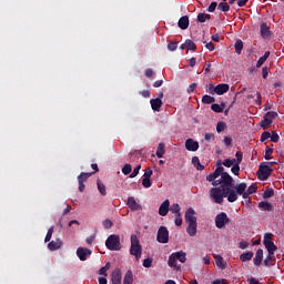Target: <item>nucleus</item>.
Wrapping results in <instances>:
<instances>
[{
  "instance_id": "40",
  "label": "nucleus",
  "mask_w": 284,
  "mask_h": 284,
  "mask_svg": "<svg viewBox=\"0 0 284 284\" xmlns=\"http://www.w3.org/2000/svg\"><path fill=\"white\" fill-rule=\"evenodd\" d=\"M52 234H54V226H51L48 230L47 235L44 237V243H50V241L52 240Z\"/></svg>"
},
{
  "instance_id": "4",
  "label": "nucleus",
  "mask_w": 284,
  "mask_h": 284,
  "mask_svg": "<svg viewBox=\"0 0 284 284\" xmlns=\"http://www.w3.org/2000/svg\"><path fill=\"white\" fill-rule=\"evenodd\" d=\"M272 162H262L257 170V179L258 181H267L272 175Z\"/></svg>"
},
{
  "instance_id": "60",
  "label": "nucleus",
  "mask_w": 284,
  "mask_h": 284,
  "mask_svg": "<svg viewBox=\"0 0 284 284\" xmlns=\"http://www.w3.org/2000/svg\"><path fill=\"white\" fill-rule=\"evenodd\" d=\"M271 141L272 143H278V141H281V136L277 135V133H272L271 135Z\"/></svg>"
},
{
  "instance_id": "1",
  "label": "nucleus",
  "mask_w": 284,
  "mask_h": 284,
  "mask_svg": "<svg viewBox=\"0 0 284 284\" xmlns=\"http://www.w3.org/2000/svg\"><path fill=\"white\" fill-rule=\"evenodd\" d=\"M206 181L213 185L209 194L217 205H222L223 199H227L229 203L239 201L236 191H234V178L225 172V168H216L213 173L206 176Z\"/></svg>"
},
{
  "instance_id": "20",
  "label": "nucleus",
  "mask_w": 284,
  "mask_h": 284,
  "mask_svg": "<svg viewBox=\"0 0 284 284\" xmlns=\"http://www.w3.org/2000/svg\"><path fill=\"white\" fill-rule=\"evenodd\" d=\"M63 246V242L61 240L51 241L48 244V247L51 252H57V250H61Z\"/></svg>"
},
{
  "instance_id": "49",
  "label": "nucleus",
  "mask_w": 284,
  "mask_h": 284,
  "mask_svg": "<svg viewBox=\"0 0 284 284\" xmlns=\"http://www.w3.org/2000/svg\"><path fill=\"white\" fill-rule=\"evenodd\" d=\"M271 136H272V133H270L268 131H265V132H263V133L261 134L260 141H261L262 143H264V141H267V139H271Z\"/></svg>"
},
{
  "instance_id": "35",
  "label": "nucleus",
  "mask_w": 284,
  "mask_h": 284,
  "mask_svg": "<svg viewBox=\"0 0 284 284\" xmlns=\"http://www.w3.org/2000/svg\"><path fill=\"white\" fill-rule=\"evenodd\" d=\"M261 128L263 130H266V128H270L272 125V120L267 119L265 115L263 116V120L260 122Z\"/></svg>"
},
{
  "instance_id": "48",
  "label": "nucleus",
  "mask_w": 284,
  "mask_h": 284,
  "mask_svg": "<svg viewBox=\"0 0 284 284\" xmlns=\"http://www.w3.org/2000/svg\"><path fill=\"white\" fill-rule=\"evenodd\" d=\"M211 110L213 112H216L217 114H221V112H223V106H221L220 104H212Z\"/></svg>"
},
{
  "instance_id": "52",
  "label": "nucleus",
  "mask_w": 284,
  "mask_h": 284,
  "mask_svg": "<svg viewBox=\"0 0 284 284\" xmlns=\"http://www.w3.org/2000/svg\"><path fill=\"white\" fill-rule=\"evenodd\" d=\"M231 172H233L235 176H239V172H241V164L233 165Z\"/></svg>"
},
{
  "instance_id": "34",
  "label": "nucleus",
  "mask_w": 284,
  "mask_h": 284,
  "mask_svg": "<svg viewBox=\"0 0 284 284\" xmlns=\"http://www.w3.org/2000/svg\"><path fill=\"white\" fill-rule=\"evenodd\" d=\"M217 10L221 12H230V4L227 2L223 1L217 4Z\"/></svg>"
},
{
  "instance_id": "53",
  "label": "nucleus",
  "mask_w": 284,
  "mask_h": 284,
  "mask_svg": "<svg viewBox=\"0 0 284 284\" xmlns=\"http://www.w3.org/2000/svg\"><path fill=\"white\" fill-rule=\"evenodd\" d=\"M102 225H103L104 230H110V229H112L113 223L106 219L102 222Z\"/></svg>"
},
{
  "instance_id": "3",
  "label": "nucleus",
  "mask_w": 284,
  "mask_h": 284,
  "mask_svg": "<svg viewBox=\"0 0 284 284\" xmlns=\"http://www.w3.org/2000/svg\"><path fill=\"white\" fill-rule=\"evenodd\" d=\"M187 254L183 251L174 252L169 256L168 265L169 267H174V270H181V266L176 264V261L180 263H185L187 261Z\"/></svg>"
},
{
  "instance_id": "55",
  "label": "nucleus",
  "mask_w": 284,
  "mask_h": 284,
  "mask_svg": "<svg viewBox=\"0 0 284 284\" xmlns=\"http://www.w3.org/2000/svg\"><path fill=\"white\" fill-rule=\"evenodd\" d=\"M152 174H154V171H152V168H146L143 176L146 178V179H151Z\"/></svg>"
},
{
  "instance_id": "28",
  "label": "nucleus",
  "mask_w": 284,
  "mask_h": 284,
  "mask_svg": "<svg viewBox=\"0 0 284 284\" xmlns=\"http://www.w3.org/2000/svg\"><path fill=\"white\" fill-rule=\"evenodd\" d=\"M92 174H94V172H92V173H85V172L80 173V175L78 176V183H85L90 179V176H92Z\"/></svg>"
},
{
  "instance_id": "6",
  "label": "nucleus",
  "mask_w": 284,
  "mask_h": 284,
  "mask_svg": "<svg viewBox=\"0 0 284 284\" xmlns=\"http://www.w3.org/2000/svg\"><path fill=\"white\" fill-rule=\"evenodd\" d=\"M233 190L236 194V196H242V199H250V193L245 190H247V183L242 182L240 184H234L233 182Z\"/></svg>"
},
{
  "instance_id": "26",
  "label": "nucleus",
  "mask_w": 284,
  "mask_h": 284,
  "mask_svg": "<svg viewBox=\"0 0 284 284\" xmlns=\"http://www.w3.org/2000/svg\"><path fill=\"white\" fill-rule=\"evenodd\" d=\"M235 156H236V159H231L232 165H233V166H234V165H241V163H243V152L237 151V152L235 153Z\"/></svg>"
},
{
  "instance_id": "41",
  "label": "nucleus",
  "mask_w": 284,
  "mask_h": 284,
  "mask_svg": "<svg viewBox=\"0 0 284 284\" xmlns=\"http://www.w3.org/2000/svg\"><path fill=\"white\" fill-rule=\"evenodd\" d=\"M264 116L268 119V121H274V119L278 116V113H276V111H268L264 114Z\"/></svg>"
},
{
  "instance_id": "42",
  "label": "nucleus",
  "mask_w": 284,
  "mask_h": 284,
  "mask_svg": "<svg viewBox=\"0 0 284 284\" xmlns=\"http://www.w3.org/2000/svg\"><path fill=\"white\" fill-rule=\"evenodd\" d=\"M170 212H172V214H181V206L179 205V203H174L171 205L170 207Z\"/></svg>"
},
{
  "instance_id": "10",
  "label": "nucleus",
  "mask_w": 284,
  "mask_h": 284,
  "mask_svg": "<svg viewBox=\"0 0 284 284\" xmlns=\"http://www.w3.org/2000/svg\"><path fill=\"white\" fill-rule=\"evenodd\" d=\"M184 220L187 225L196 223V211H194L192 207H189L184 214Z\"/></svg>"
},
{
  "instance_id": "14",
  "label": "nucleus",
  "mask_w": 284,
  "mask_h": 284,
  "mask_svg": "<svg viewBox=\"0 0 284 284\" xmlns=\"http://www.w3.org/2000/svg\"><path fill=\"white\" fill-rule=\"evenodd\" d=\"M260 32H261L262 39H270V37H272L270 27H267V23H265V22L261 24Z\"/></svg>"
},
{
  "instance_id": "8",
  "label": "nucleus",
  "mask_w": 284,
  "mask_h": 284,
  "mask_svg": "<svg viewBox=\"0 0 284 284\" xmlns=\"http://www.w3.org/2000/svg\"><path fill=\"white\" fill-rule=\"evenodd\" d=\"M156 241L158 243H162V244L170 243V231H168V227L165 226L159 227Z\"/></svg>"
},
{
  "instance_id": "44",
  "label": "nucleus",
  "mask_w": 284,
  "mask_h": 284,
  "mask_svg": "<svg viewBox=\"0 0 284 284\" xmlns=\"http://www.w3.org/2000/svg\"><path fill=\"white\" fill-rule=\"evenodd\" d=\"M274 152V149L270 148V146H266L265 149V155H264V159L266 161H272V153Z\"/></svg>"
},
{
  "instance_id": "56",
  "label": "nucleus",
  "mask_w": 284,
  "mask_h": 284,
  "mask_svg": "<svg viewBox=\"0 0 284 284\" xmlns=\"http://www.w3.org/2000/svg\"><path fill=\"white\" fill-rule=\"evenodd\" d=\"M204 139L207 141V143H212V141L215 139L214 133H206Z\"/></svg>"
},
{
  "instance_id": "36",
  "label": "nucleus",
  "mask_w": 284,
  "mask_h": 284,
  "mask_svg": "<svg viewBox=\"0 0 284 284\" xmlns=\"http://www.w3.org/2000/svg\"><path fill=\"white\" fill-rule=\"evenodd\" d=\"M185 48H187L189 50H191L192 52H194L196 50V43H194V41L187 39L184 42Z\"/></svg>"
},
{
  "instance_id": "37",
  "label": "nucleus",
  "mask_w": 284,
  "mask_h": 284,
  "mask_svg": "<svg viewBox=\"0 0 284 284\" xmlns=\"http://www.w3.org/2000/svg\"><path fill=\"white\" fill-rule=\"evenodd\" d=\"M97 185L100 194H102V196H105V194H108V191H105V184H103L101 180H98Z\"/></svg>"
},
{
  "instance_id": "18",
  "label": "nucleus",
  "mask_w": 284,
  "mask_h": 284,
  "mask_svg": "<svg viewBox=\"0 0 284 284\" xmlns=\"http://www.w3.org/2000/svg\"><path fill=\"white\" fill-rule=\"evenodd\" d=\"M150 104L153 112H161V105H163V101L161 99H151Z\"/></svg>"
},
{
  "instance_id": "12",
  "label": "nucleus",
  "mask_w": 284,
  "mask_h": 284,
  "mask_svg": "<svg viewBox=\"0 0 284 284\" xmlns=\"http://www.w3.org/2000/svg\"><path fill=\"white\" fill-rule=\"evenodd\" d=\"M185 149L189 152H196V150H199V142L194 141L193 139H187L185 141Z\"/></svg>"
},
{
  "instance_id": "29",
  "label": "nucleus",
  "mask_w": 284,
  "mask_h": 284,
  "mask_svg": "<svg viewBox=\"0 0 284 284\" xmlns=\"http://www.w3.org/2000/svg\"><path fill=\"white\" fill-rule=\"evenodd\" d=\"M215 264L217 267H221V270H225V260H223V256L221 255H214Z\"/></svg>"
},
{
  "instance_id": "23",
  "label": "nucleus",
  "mask_w": 284,
  "mask_h": 284,
  "mask_svg": "<svg viewBox=\"0 0 284 284\" xmlns=\"http://www.w3.org/2000/svg\"><path fill=\"white\" fill-rule=\"evenodd\" d=\"M276 264V257H274V253H268L264 260L265 267H272Z\"/></svg>"
},
{
  "instance_id": "32",
  "label": "nucleus",
  "mask_w": 284,
  "mask_h": 284,
  "mask_svg": "<svg viewBox=\"0 0 284 284\" xmlns=\"http://www.w3.org/2000/svg\"><path fill=\"white\" fill-rule=\"evenodd\" d=\"M165 154V144L160 143L156 150V156L158 159H163V155Z\"/></svg>"
},
{
  "instance_id": "19",
  "label": "nucleus",
  "mask_w": 284,
  "mask_h": 284,
  "mask_svg": "<svg viewBox=\"0 0 284 284\" xmlns=\"http://www.w3.org/2000/svg\"><path fill=\"white\" fill-rule=\"evenodd\" d=\"M253 263L255 267L261 266V263H263V248H258L255 253V256L253 258Z\"/></svg>"
},
{
  "instance_id": "31",
  "label": "nucleus",
  "mask_w": 284,
  "mask_h": 284,
  "mask_svg": "<svg viewBox=\"0 0 284 284\" xmlns=\"http://www.w3.org/2000/svg\"><path fill=\"white\" fill-rule=\"evenodd\" d=\"M210 19H212V16H210L209 13H199L197 14L199 23H205V21H210Z\"/></svg>"
},
{
  "instance_id": "5",
  "label": "nucleus",
  "mask_w": 284,
  "mask_h": 284,
  "mask_svg": "<svg viewBox=\"0 0 284 284\" xmlns=\"http://www.w3.org/2000/svg\"><path fill=\"white\" fill-rule=\"evenodd\" d=\"M105 246L111 251V252H120L121 250V236L116 234H111L106 241H105Z\"/></svg>"
},
{
  "instance_id": "57",
  "label": "nucleus",
  "mask_w": 284,
  "mask_h": 284,
  "mask_svg": "<svg viewBox=\"0 0 284 284\" xmlns=\"http://www.w3.org/2000/svg\"><path fill=\"white\" fill-rule=\"evenodd\" d=\"M216 87H214V84H209L206 92H209V94H216Z\"/></svg>"
},
{
  "instance_id": "16",
  "label": "nucleus",
  "mask_w": 284,
  "mask_h": 284,
  "mask_svg": "<svg viewBox=\"0 0 284 284\" xmlns=\"http://www.w3.org/2000/svg\"><path fill=\"white\" fill-rule=\"evenodd\" d=\"M226 92H230V84L221 83L215 87V94H219V97L225 94Z\"/></svg>"
},
{
  "instance_id": "51",
  "label": "nucleus",
  "mask_w": 284,
  "mask_h": 284,
  "mask_svg": "<svg viewBox=\"0 0 284 284\" xmlns=\"http://www.w3.org/2000/svg\"><path fill=\"white\" fill-rule=\"evenodd\" d=\"M176 48H179V42H170L168 44V50H170V52L176 51Z\"/></svg>"
},
{
  "instance_id": "45",
  "label": "nucleus",
  "mask_w": 284,
  "mask_h": 284,
  "mask_svg": "<svg viewBox=\"0 0 284 284\" xmlns=\"http://www.w3.org/2000/svg\"><path fill=\"white\" fill-rule=\"evenodd\" d=\"M174 224L178 227H181V225H183V216L181 215V213L175 214Z\"/></svg>"
},
{
  "instance_id": "39",
  "label": "nucleus",
  "mask_w": 284,
  "mask_h": 284,
  "mask_svg": "<svg viewBox=\"0 0 284 284\" xmlns=\"http://www.w3.org/2000/svg\"><path fill=\"white\" fill-rule=\"evenodd\" d=\"M234 48L236 54H241V52H243V40H236Z\"/></svg>"
},
{
  "instance_id": "7",
  "label": "nucleus",
  "mask_w": 284,
  "mask_h": 284,
  "mask_svg": "<svg viewBox=\"0 0 284 284\" xmlns=\"http://www.w3.org/2000/svg\"><path fill=\"white\" fill-rule=\"evenodd\" d=\"M264 246L267 250L268 254H274L278 247L272 241V233H265L263 240Z\"/></svg>"
},
{
  "instance_id": "59",
  "label": "nucleus",
  "mask_w": 284,
  "mask_h": 284,
  "mask_svg": "<svg viewBox=\"0 0 284 284\" xmlns=\"http://www.w3.org/2000/svg\"><path fill=\"white\" fill-rule=\"evenodd\" d=\"M216 8H219V3L212 2L207 8V12H214Z\"/></svg>"
},
{
  "instance_id": "33",
  "label": "nucleus",
  "mask_w": 284,
  "mask_h": 284,
  "mask_svg": "<svg viewBox=\"0 0 284 284\" xmlns=\"http://www.w3.org/2000/svg\"><path fill=\"white\" fill-rule=\"evenodd\" d=\"M216 101V99H214V97H211L209 94H205L202 97V103L210 105L212 103H214Z\"/></svg>"
},
{
  "instance_id": "46",
  "label": "nucleus",
  "mask_w": 284,
  "mask_h": 284,
  "mask_svg": "<svg viewBox=\"0 0 284 284\" xmlns=\"http://www.w3.org/2000/svg\"><path fill=\"white\" fill-rule=\"evenodd\" d=\"M142 185H143V187H145V189L152 187V181L150 180V178L143 176V179H142Z\"/></svg>"
},
{
  "instance_id": "13",
  "label": "nucleus",
  "mask_w": 284,
  "mask_h": 284,
  "mask_svg": "<svg viewBox=\"0 0 284 284\" xmlns=\"http://www.w3.org/2000/svg\"><path fill=\"white\" fill-rule=\"evenodd\" d=\"M121 268H115L112 273H111V283L112 284H121Z\"/></svg>"
},
{
  "instance_id": "58",
  "label": "nucleus",
  "mask_w": 284,
  "mask_h": 284,
  "mask_svg": "<svg viewBox=\"0 0 284 284\" xmlns=\"http://www.w3.org/2000/svg\"><path fill=\"white\" fill-rule=\"evenodd\" d=\"M256 190H257L256 184H251L247 187L246 192H248V194H255Z\"/></svg>"
},
{
  "instance_id": "61",
  "label": "nucleus",
  "mask_w": 284,
  "mask_h": 284,
  "mask_svg": "<svg viewBox=\"0 0 284 284\" xmlns=\"http://www.w3.org/2000/svg\"><path fill=\"white\" fill-rule=\"evenodd\" d=\"M206 50H210V52H214L215 45L213 42H204Z\"/></svg>"
},
{
  "instance_id": "22",
  "label": "nucleus",
  "mask_w": 284,
  "mask_h": 284,
  "mask_svg": "<svg viewBox=\"0 0 284 284\" xmlns=\"http://www.w3.org/2000/svg\"><path fill=\"white\" fill-rule=\"evenodd\" d=\"M258 207L263 210V212H274V205L267 201L260 202Z\"/></svg>"
},
{
  "instance_id": "11",
  "label": "nucleus",
  "mask_w": 284,
  "mask_h": 284,
  "mask_svg": "<svg viewBox=\"0 0 284 284\" xmlns=\"http://www.w3.org/2000/svg\"><path fill=\"white\" fill-rule=\"evenodd\" d=\"M90 254H92V251H90V248L79 247L77 250V256L78 258H80V261H88Z\"/></svg>"
},
{
  "instance_id": "63",
  "label": "nucleus",
  "mask_w": 284,
  "mask_h": 284,
  "mask_svg": "<svg viewBox=\"0 0 284 284\" xmlns=\"http://www.w3.org/2000/svg\"><path fill=\"white\" fill-rule=\"evenodd\" d=\"M143 267H152V258H145L143 261Z\"/></svg>"
},
{
  "instance_id": "43",
  "label": "nucleus",
  "mask_w": 284,
  "mask_h": 284,
  "mask_svg": "<svg viewBox=\"0 0 284 284\" xmlns=\"http://www.w3.org/2000/svg\"><path fill=\"white\" fill-rule=\"evenodd\" d=\"M274 196V189L267 187L263 193V199H272Z\"/></svg>"
},
{
  "instance_id": "17",
  "label": "nucleus",
  "mask_w": 284,
  "mask_h": 284,
  "mask_svg": "<svg viewBox=\"0 0 284 284\" xmlns=\"http://www.w3.org/2000/svg\"><path fill=\"white\" fill-rule=\"evenodd\" d=\"M178 26L181 30H187L190 28V17L183 16L180 18Z\"/></svg>"
},
{
  "instance_id": "9",
  "label": "nucleus",
  "mask_w": 284,
  "mask_h": 284,
  "mask_svg": "<svg viewBox=\"0 0 284 284\" xmlns=\"http://www.w3.org/2000/svg\"><path fill=\"white\" fill-rule=\"evenodd\" d=\"M230 217H227V213L221 212L215 216V226L217 230H223L225 225H229Z\"/></svg>"
},
{
  "instance_id": "24",
  "label": "nucleus",
  "mask_w": 284,
  "mask_h": 284,
  "mask_svg": "<svg viewBox=\"0 0 284 284\" xmlns=\"http://www.w3.org/2000/svg\"><path fill=\"white\" fill-rule=\"evenodd\" d=\"M197 227H199L197 222L187 224L186 232H187L189 236H194L196 234Z\"/></svg>"
},
{
  "instance_id": "47",
  "label": "nucleus",
  "mask_w": 284,
  "mask_h": 284,
  "mask_svg": "<svg viewBox=\"0 0 284 284\" xmlns=\"http://www.w3.org/2000/svg\"><path fill=\"white\" fill-rule=\"evenodd\" d=\"M132 172V165L131 164H125L122 168V174H124L125 176H128V174H130Z\"/></svg>"
},
{
  "instance_id": "2",
  "label": "nucleus",
  "mask_w": 284,
  "mask_h": 284,
  "mask_svg": "<svg viewBox=\"0 0 284 284\" xmlns=\"http://www.w3.org/2000/svg\"><path fill=\"white\" fill-rule=\"evenodd\" d=\"M131 256L135 257V261H141V254H143V246H141V241L139 236L132 234L131 235V247H130Z\"/></svg>"
},
{
  "instance_id": "30",
  "label": "nucleus",
  "mask_w": 284,
  "mask_h": 284,
  "mask_svg": "<svg viewBox=\"0 0 284 284\" xmlns=\"http://www.w3.org/2000/svg\"><path fill=\"white\" fill-rule=\"evenodd\" d=\"M267 59H270V51H266V52L264 53V55H262V57L257 60V62H256V68H261V67L265 63V61H267Z\"/></svg>"
},
{
  "instance_id": "64",
  "label": "nucleus",
  "mask_w": 284,
  "mask_h": 284,
  "mask_svg": "<svg viewBox=\"0 0 284 284\" xmlns=\"http://www.w3.org/2000/svg\"><path fill=\"white\" fill-rule=\"evenodd\" d=\"M268 74H270V71H268L267 67H263L262 68V77H263V79H267Z\"/></svg>"
},
{
  "instance_id": "50",
  "label": "nucleus",
  "mask_w": 284,
  "mask_h": 284,
  "mask_svg": "<svg viewBox=\"0 0 284 284\" xmlns=\"http://www.w3.org/2000/svg\"><path fill=\"white\" fill-rule=\"evenodd\" d=\"M141 171V164L136 165L133 170V172L130 174V179H134L139 176V172Z\"/></svg>"
},
{
  "instance_id": "38",
  "label": "nucleus",
  "mask_w": 284,
  "mask_h": 284,
  "mask_svg": "<svg viewBox=\"0 0 284 284\" xmlns=\"http://www.w3.org/2000/svg\"><path fill=\"white\" fill-rule=\"evenodd\" d=\"M110 267H111L110 262H108L104 266H102V267L99 270L100 276H108V270H110Z\"/></svg>"
},
{
  "instance_id": "25",
  "label": "nucleus",
  "mask_w": 284,
  "mask_h": 284,
  "mask_svg": "<svg viewBox=\"0 0 284 284\" xmlns=\"http://www.w3.org/2000/svg\"><path fill=\"white\" fill-rule=\"evenodd\" d=\"M252 258H254V252H252V251L242 253L240 255V261H242V263H247V261H252Z\"/></svg>"
},
{
  "instance_id": "54",
  "label": "nucleus",
  "mask_w": 284,
  "mask_h": 284,
  "mask_svg": "<svg viewBox=\"0 0 284 284\" xmlns=\"http://www.w3.org/2000/svg\"><path fill=\"white\" fill-rule=\"evenodd\" d=\"M225 130V122H217L216 132L221 133Z\"/></svg>"
},
{
  "instance_id": "15",
  "label": "nucleus",
  "mask_w": 284,
  "mask_h": 284,
  "mask_svg": "<svg viewBox=\"0 0 284 284\" xmlns=\"http://www.w3.org/2000/svg\"><path fill=\"white\" fill-rule=\"evenodd\" d=\"M168 212H170V200H165L159 209L160 216H168Z\"/></svg>"
},
{
  "instance_id": "27",
  "label": "nucleus",
  "mask_w": 284,
  "mask_h": 284,
  "mask_svg": "<svg viewBox=\"0 0 284 284\" xmlns=\"http://www.w3.org/2000/svg\"><path fill=\"white\" fill-rule=\"evenodd\" d=\"M134 283V275L132 274V271H128L123 278V284H132Z\"/></svg>"
},
{
  "instance_id": "62",
  "label": "nucleus",
  "mask_w": 284,
  "mask_h": 284,
  "mask_svg": "<svg viewBox=\"0 0 284 284\" xmlns=\"http://www.w3.org/2000/svg\"><path fill=\"white\" fill-rule=\"evenodd\" d=\"M262 99H263V97L261 95V92H257L256 100H255L256 105H262V103H263Z\"/></svg>"
},
{
  "instance_id": "21",
  "label": "nucleus",
  "mask_w": 284,
  "mask_h": 284,
  "mask_svg": "<svg viewBox=\"0 0 284 284\" xmlns=\"http://www.w3.org/2000/svg\"><path fill=\"white\" fill-rule=\"evenodd\" d=\"M126 205L133 212L141 210V204L136 203V200H134V197H132V196L128 199Z\"/></svg>"
}]
</instances>
